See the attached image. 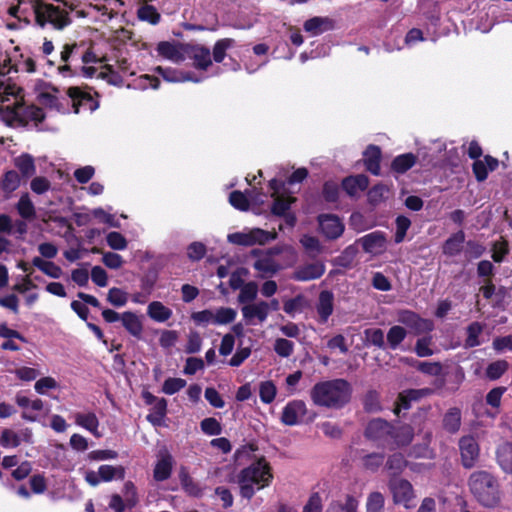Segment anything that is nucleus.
I'll return each mask as SVG.
<instances>
[{"instance_id": "c03bdc74", "label": "nucleus", "mask_w": 512, "mask_h": 512, "mask_svg": "<svg viewBox=\"0 0 512 512\" xmlns=\"http://www.w3.org/2000/svg\"><path fill=\"white\" fill-rule=\"evenodd\" d=\"M104 71H101L98 74V78L107 81V83L114 86H122L123 85V77L117 72L112 65L105 64L103 66Z\"/></svg>"}, {"instance_id": "aec40b11", "label": "nucleus", "mask_w": 512, "mask_h": 512, "mask_svg": "<svg viewBox=\"0 0 512 512\" xmlns=\"http://www.w3.org/2000/svg\"><path fill=\"white\" fill-rule=\"evenodd\" d=\"M123 327L134 337L140 339L143 332V325L140 318L133 312L127 311L121 315Z\"/></svg>"}, {"instance_id": "de8ad7c7", "label": "nucleus", "mask_w": 512, "mask_h": 512, "mask_svg": "<svg viewBox=\"0 0 512 512\" xmlns=\"http://www.w3.org/2000/svg\"><path fill=\"white\" fill-rule=\"evenodd\" d=\"M340 186L333 180L325 181L322 187V196L328 203H336L339 200Z\"/></svg>"}, {"instance_id": "f257e3e1", "label": "nucleus", "mask_w": 512, "mask_h": 512, "mask_svg": "<svg viewBox=\"0 0 512 512\" xmlns=\"http://www.w3.org/2000/svg\"><path fill=\"white\" fill-rule=\"evenodd\" d=\"M352 387L345 379H333L316 383L310 397L317 406L340 409L349 403Z\"/></svg>"}, {"instance_id": "4c0bfd02", "label": "nucleus", "mask_w": 512, "mask_h": 512, "mask_svg": "<svg viewBox=\"0 0 512 512\" xmlns=\"http://www.w3.org/2000/svg\"><path fill=\"white\" fill-rule=\"evenodd\" d=\"M308 306L306 297L302 294L296 295L294 298L284 301L283 310L290 316L295 313L302 312Z\"/></svg>"}, {"instance_id": "49530a36", "label": "nucleus", "mask_w": 512, "mask_h": 512, "mask_svg": "<svg viewBox=\"0 0 512 512\" xmlns=\"http://www.w3.org/2000/svg\"><path fill=\"white\" fill-rule=\"evenodd\" d=\"M389 192L384 184H376L368 190L367 200L372 206L380 204L386 198L385 194Z\"/></svg>"}, {"instance_id": "b1692460", "label": "nucleus", "mask_w": 512, "mask_h": 512, "mask_svg": "<svg viewBox=\"0 0 512 512\" xmlns=\"http://www.w3.org/2000/svg\"><path fill=\"white\" fill-rule=\"evenodd\" d=\"M154 72L168 82H182L193 80L190 72H182L170 67L156 66Z\"/></svg>"}, {"instance_id": "7ed1b4c3", "label": "nucleus", "mask_w": 512, "mask_h": 512, "mask_svg": "<svg viewBox=\"0 0 512 512\" xmlns=\"http://www.w3.org/2000/svg\"><path fill=\"white\" fill-rule=\"evenodd\" d=\"M469 488L476 500L484 507H496L501 500L499 483L487 471H476L469 478Z\"/></svg>"}, {"instance_id": "f8f14e48", "label": "nucleus", "mask_w": 512, "mask_h": 512, "mask_svg": "<svg viewBox=\"0 0 512 512\" xmlns=\"http://www.w3.org/2000/svg\"><path fill=\"white\" fill-rule=\"evenodd\" d=\"M369 186V178L364 174L350 175L341 181L342 190L351 198L357 197Z\"/></svg>"}, {"instance_id": "4be33fe9", "label": "nucleus", "mask_w": 512, "mask_h": 512, "mask_svg": "<svg viewBox=\"0 0 512 512\" xmlns=\"http://www.w3.org/2000/svg\"><path fill=\"white\" fill-rule=\"evenodd\" d=\"M414 438V429L408 425L404 424L398 427L393 426V432L391 433V438L395 445L398 447L409 445Z\"/></svg>"}, {"instance_id": "ddd939ff", "label": "nucleus", "mask_w": 512, "mask_h": 512, "mask_svg": "<svg viewBox=\"0 0 512 512\" xmlns=\"http://www.w3.org/2000/svg\"><path fill=\"white\" fill-rule=\"evenodd\" d=\"M363 250L372 255H379L386 250V237L381 232H373L360 238Z\"/></svg>"}, {"instance_id": "2eb2a0df", "label": "nucleus", "mask_w": 512, "mask_h": 512, "mask_svg": "<svg viewBox=\"0 0 512 512\" xmlns=\"http://www.w3.org/2000/svg\"><path fill=\"white\" fill-rule=\"evenodd\" d=\"M335 22L329 17L315 16L304 22L303 28L312 36H318L324 32L333 30Z\"/></svg>"}, {"instance_id": "79ce46f5", "label": "nucleus", "mask_w": 512, "mask_h": 512, "mask_svg": "<svg viewBox=\"0 0 512 512\" xmlns=\"http://www.w3.org/2000/svg\"><path fill=\"white\" fill-rule=\"evenodd\" d=\"M16 208H17L18 214L25 220H31L35 216L34 205L27 193L23 194L20 197V199L16 205Z\"/></svg>"}, {"instance_id": "0e129e2a", "label": "nucleus", "mask_w": 512, "mask_h": 512, "mask_svg": "<svg viewBox=\"0 0 512 512\" xmlns=\"http://www.w3.org/2000/svg\"><path fill=\"white\" fill-rule=\"evenodd\" d=\"M415 363L416 369L424 374L438 376L442 372V365L440 362L415 361Z\"/></svg>"}, {"instance_id": "a878e982", "label": "nucleus", "mask_w": 512, "mask_h": 512, "mask_svg": "<svg viewBox=\"0 0 512 512\" xmlns=\"http://www.w3.org/2000/svg\"><path fill=\"white\" fill-rule=\"evenodd\" d=\"M443 428L454 434L459 431L461 426V410L457 407L450 408L443 416Z\"/></svg>"}, {"instance_id": "37998d69", "label": "nucleus", "mask_w": 512, "mask_h": 512, "mask_svg": "<svg viewBox=\"0 0 512 512\" xmlns=\"http://www.w3.org/2000/svg\"><path fill=\"white\" fill-rule=\"evenodd\" d=\"M20 185V176L15 170H9L3 175L0 187L5 193L15 191Z\"/></svg>"}, {"instance_id": "c9c22d12", "label": "nucleus", "mask_w": 512, "mask_h": 512, "mask_svg": "<svg viewBox=\"0 0 512 512\" xmlns=\"http://www.w3.org/2000/svg\"><path fill=\"white\" fill-rule=\"evenodd\" d=\"M407 465L408 462L402 453H394L388 457L385 466L391 476H393V478H397Z\"/></svg>"}, {"instance_id": "603ef678", "label": "nucleus", "mask_w": 512, "mask_h": 512, "mask_svg": "<svg viewBox=\"0 0 512 512\" xmlns=\"http://www.w3.org/2000/svg\"><path fill=\"white\" fill-rule=\"evenodd\" d=\"M300 242L307 251V253L312 257H316L322 251V247L320 245L319 240L314 236L303 235L302 238L300 239Z\"/></svg>"}, {"instance_id": "412c9836", "label": "nucleus", "mask_w": 512, "mask_h": 512, "mask_svg": "<svg viewBox=\"0 0 512 512\" xmlns=\"http://www.w3.org/2000/svg\"><path fill=\"white\" fill-rule=\"evenodd\" d=\"M15 167L20 171L22 178L28 179L36 173L35 161L32 155L23 153L14 159Z\"/></svg>"}, {"instance_id": "1a4fd4ad", "label": "nucleus", "mask_w": 512, "mask_h": 512, "mask_svg": "<svg viewBox=\"0 0 512 512\" xmlns=\"http://www.w3.org/2000/svg\"><path fill=\"white\" fill-rule=\"evenodd\" d=\"M461 462L464 468L471 469L479 458V445L474 437L463 436L459 440Z\"/></svg>"}, {"instance_id": "052dcab7", "label": "nucleus", "mask_w": 512, "mask_h": 512, "mask_svg": "<svg viewBox=\"0 0 512 512\" xmlns=\"http://www.w3.org/2000/svg\"><path fill=\"white\" fill-rule=\"evenodd\" d=\"M384 497L380 492L369 494L366 504L367 512H383Z\"/></svg>"}, {"instance_id": "69168bd1", "label": "nucleus", "mask_w": 512, "mask_h": 512, "mask_svg": "<svg viewBox=\"0 0 512 512\" xmlns=\"http://www.w3.org/2000/svg\"><path fill=\"white\" fill-rule=\"evenodd\" d=\"M200 427L207 435H219L222 432L221 424L213 417L203 419L200 423Z\"/></svg>"}, {"instance_id": "f3484780", "label": "nucleus", "mask_w": 512, "mask_h": 512, "mask_svg": "<svg viewBox=\"0 0 512 512\" xmlns=\"http://www.w3.org/2000/svg\"><path fill=\"white\" fill-rule=\"evenodd\" d=\"M382 152L379 146L370 144L363 152V162L367 171L371 174L380 175V162Z\"/></svg>"}, {"instance_id": "c756f323", "label": "nucleus", "mask_w": 512, "mask_h": 512, "mask_svg": "<svg viewBox=\"0 0 512 512\" xmlns=\"http://www.w3.org/2000/svg\"><path fill=\"white\" fill-rule=\"evenodd\" d=\"M167 413V400L158 398L153 404L152 411L147 415V420L154 426H160Z\"/></svg>"}, {"instance_id": "39448f33", "label": "nucleus", "mask_w": 512, "mask_h": 512, "mask_svg": "<svg viewBox=\"0 0 512 512\" xmlns=\"http://www.w3.org/2000/svg\"><path fill=\"white\" fill-rule=\"evenodd\" d=\"M30 3L35 15V23L41 28L49 23L54 29L63 30L72 23L69 13L59 6L44 0H31Z\"/></svg>"}, {"instance_id": "dca6fc26", "label": "nucleus", "mask_w": 512, "mask_h": 512, "mask_svg": "<svg viewBox=\"0 0 512 512\" xmlns=\"http://www.w3.org/2000/svg\"><path fill=\"white\" fill-rule=\"evenodd\" d=\"M189 56L197 70L206 71L212 65L210 49L203 45L191 46Z\"/></svg>"}, {"instance_id": "f704fd0d", "label": "nucleus", "mask_w": 512, "mask_h": 512, "mask_svg": "<svg viewBox=\"0 0 512 512\" xmlns=\"http://www.w3.org/2000/svg\"><path fill=\"white\" fill-rule=\"evenodd\" d=\"M250 194V190H246V192H242L239 190H234L229 194V203L232 207L239 211L246 212L250 208V198L247 194Z\"/></svg>"}, {"instance_id": "6e6d98bb", "label": "nucleus", "mask_w": 512, "mask_h": 512, "mask_svg": "<svg viewBox=\"0 0 512 512\" xmlns=\"http://www.w3.org/2000/svg\"><path fill=\"white\" fill-rule=\"evenodd\" d=\"M276 392V386L272 381H265L261 383L259 395L262 402L266 404L273 402L276 396Z\"/></svg>"}, {"instance_id": "6e6552de", "label": "nucleus", "mask_w": 512, "mask_h": 512, "mask_svg": "<svg viewBox=\"0 0 512 512\" xmlns=\"http://www.w3.org/2000/svg\"><path fill=\"white\" fill-rule=\"evenodd\" d=\"M389 488L393 494V500L396 504H402L410 508V502L414 497L411 483L405 479L391 478Z\"/></svg>"}, {"instance_id": "13d9d810", "label": "nucleus", "mask_w": 512, "mask_h": 512, "mask_svg": "<svg viewBox=\"0 0 512 512\" xmlns=\"http://www.w3.org/2000/svg\"><path fill=\"white\" fill-rule=\"evenodd\" d=\"M254 268L265 274L274 275L279 270V265L271 258L266 257L255 261Z\"/></svg>"}, {"instance_id": "6ab92c4d", "label": "nucleus", "mask_w": 512, "mask_h": 512, "mask_svg": "<svg viewBox=\"0 0 512 512\" xmlns=\"http://www.w3.org/2000/svg\"><path fill=\"white\" fill-rule=\"evenodd\" d=\"M316 310L321 323H326L334 310V295L329 290H323L319 293Z\"/></svg>"}, {"instance_id": "5fc2aeb1", "label": "nucleus", "mask_w": 512, "mask_h": 512, "mask_svg": "<svg viewBox=\"0 0 512 512\" xmlns=\"http://www.w3.org/2000/svg\"><path fill=\"white\" fill-rule=\"evenodd\" d=\"M383 453H370L362 458V463L365 469L370 471H376L384 462Z\"/></svg>"}, {"instance_id": "20e7f679", "label": "nucleus", "mask_w": 512, "mask_h": 512, "mask_svg": "<svg viewBox=\"0 0 512 512\" xmlns=\"http://www.w3.org/2000/svg\"><path fill=\"white\" fill-rule=\"evenodd\" d=\"M268 186L271 190V198L273 199L271 214L284 218L285 224H295L296 215L291 211V205L295 203L297 199L288 191L286 182L273 178L269 181Z\"/></svg>"}, {"instance_id": "0eeeda50", "label": "nucleus", "mask_w": 512, "mask_h": 512, "mask_svg": "<svg viewBox=\"0 0 512 512\" xmlns=\"http://www.w3.org/2000/svg\"><path fill=\"white\" fill-rule=\"evenodd\" d=\"M393 425L382 418H375L367 424L364 436L372 441L386 443L391 438Z\"/></svg>"}, {"instance_id": "72a5a7b5", "label": "nucleus", "mask_w": 512, "mask_h": 512, "mask_svg": "<svg viewBox=\"0 0 512 512\" xmlns=\"http://www.w3.org/2000/svg\"><path fill=\"white\" fill-rule=\"evenodd\" d=\"M235 40L232 38H222L215 42L212 51L213 60L216 63H221L226 57L228 49L235 46Z\"/></svg>"}, {"instance_id": "a18cd8bd", "label": "nucleus", "mask_w": 512, "mask_h": 512, "mask_svg": "<svg viewBox=\"0 0 512 512\" xmlns=\"http://www.w3.org/2000/svg\"><path fill=\"white\" fill-rule=\"evenodd\" d=\"M407 332L402 326H392L387 333V343L389 347L395 350L399 344L406 338Z\"/></svg>"}, {"instance_id": "393cba45", "label": "nucleus", "mask_w": 512, "mask_h": 512, "mask_svg": "<svg viewBox=\"0 0 512 512\" xmlns=\"http://www.w3.org/2000/svg\"><path fill=\"white\" fill-rule=\"evenodd\" d=\"M497 462L505 473L512 474V443L500 445L496 452Z\"/></svg>"}, {"instance_id": "680f3d73", "label": "nucleus", "mask_w": 512, "mask_h": 512, "mask_svg": "<svg viewBox=\"0 0 512 512\" xmlns=\"http://www.w3.org/2000/svg\"><path fill=\"white\" fill-rule=\"evenodd\" d=\"M127 300V293L116 287L111 288L107 294V301L115 307L124 306Z\"/></svg>"}, {"instance_id": "864d4df0", "label": "nucleus", "mask_w": 512, "mask_h": 512, "mask_svg": "<svg viewBox=\"0 0 512 512\" xmlns=\"http://www.w3.org/2000/svg\"><path fill=\"white\" fill-rule=\"evenodd\" d=\"M236 311L233 308L221 307L214 314L215 324H229L236 318Z\"/></svg>"}, {"instance_id": "09e8293b", "label": "nucleus", "mask_w": 512, "mask_h": 512, "mask_svg": "<svg viewBox=\"0 0 512 512\" xmlns=\"http://www.w3.org/2000/svg\"><path fill=\"white\" fill-rule=\"evenodd\" d=\"M258 293V286L255 282H248L242 288L238 295L239 303H249L256 299Z\"/></svg>"}, {"instance_id": "e2e57ef3", "label": "nucleus", "mask_w": 512, "mask_h": 512, "mask_svg": "<svg viewBox=\"0 0 512 512\" xmlns=\"http://www.w3.org/2000/svg\"><path fill=\"white\" fill-rule=\"evenodd\" d=\"M432 343V337L426 336L419 338L415 344V353L418 357H428L434 354V351L430 348Z\"/></svg>"}, {"instance_id": "5701e85b", "label": "nucleus", "mask_w": 512, "mask_h": 512, "mask_svg": "<svg viewBox=\"0 0 512 512\" xmlns=\"http://www.w3.org/2000/svg\"><path fill=\"white\" fill-rule=\"evenodd\" d=\"M417 162V156L413 153H404L396 156L391 162V170L398 174H404Z\"/></svg>"}, {"instance_id": "58836bf2", "label": "nucleus", "mask_w": 512, "mask_h": 512, "mask_svg": "<svg viewBox=\"0 0 512 512\" xmlns=\"http://www.w3.org/2000/svg\"><path fill=\"white\" fill-rule=\"evenodd\" d=\"M98 472L102 481H111L115 478L122 480L125 477V469L122 466L101 465Z\"/></svg>"}, {"instance_id": "a211bd4d", "label": "nucleus", "mask_w": 512, "mask_h": 512, "mask_svg": "<svg viewBox=\"0 0 512 512\" xmlns=\"http://www.w3.org/2000/svg\"><path fill=\"white\" fill-rule=\"evenodd\" d=\"M499 161L497 158L486 155L484 161L475 160L472 164L473 174L478 182H483L488 177L489 171H494L498 168Z\"/></svg>"}, {"instance_id": "2f4dec72", "label": "nucleus", "mask_w": 512, "mask_h": 512, "mask_svg": "<svg viewBox=\"0 0 512 512\" xmlns=\"http://www.w3.org/2000/svg\"><path fill=\"white\" fill-rule=\"evenodd\" d=\"M32 264L51 278L58 279L62 276L63 272L61 267L56 265L54 262L45 261L41 257H34Z\"/></svg>"}, {"instance_id": "7c9ffc66", "label": "nucleus", "mask_w": 512, "mask_h": 512, "mask_svg": "<svg viewBox=\"0 0 512 512\" xmlns=\"http://www.w3.org/2000/svg\"><path fill=\"white\" fill-rule=\"evenodd\" d=\"M147 315L154 321L165 322L172 316V310L159 301H153L147 307Z\"/></svg>"}, {"instance_id": "4d7b16f0", "label": "nucleus", "mask_w": 512, "mask_h": 512, "mask_svg": "<svg viewBox=\"0 0 512 512\" xmlns=\"http://www.w3.org/2000/svg\"><path fill=\"white\" fill-rule=\"evenodd\" d=\"M274 351L280 357H284V358L290 357L294 351V343L285 338H278L275 340V343H274Z\"/></svg>"}, {"instance_id": "e433bc0d", "label": "nucleus", "mask_w": 512, "mask_h": 512, "mask_svg": "<svg viewBox=\"0 0 512 512\" xmlns=\"http://www.w3.org/2000/svg\"><path fill=\"white\" fill-rule=\"evenodd\" d=\"M172 472V457L166 455L162 457L154 468V478L156 481L167 480L171 476Z\"/></svg>"}, {"instance_id": "4468645a", "label": "nucleus", "mask_w": 512, "mask_h": 512, "mask_svg": "<svg viewBox=\"0 0 512 512\" xmlns=\"http://www.w3.org/2000/svg\"><path fill=\"white\" fill-rule=\"evenodd\" d=\"M325 272V265L322 262L308 263L298 267L292 278L297 281H310L320 278Z\"/></svg>"}, {"instance_id": "338daca9", "label": "nucleus", "mask_w": 512, "mask_h": 512, "mask_svg": "<svg viewBox=\"0 0 512 512\" xmlns=\"http://www.w3.org/2000/svg\"><path fill=\"white\" fill-rule=\"evenodd\" d=\"M364 409L370 413L379 412L381 410L379 395L376 391L370 390L367 392L364 398Z\"/></svg>"}, {"instance_id": "774afa93", "label": "nucleus", "mask_w": 512, "mask_h": 512, "mask_svg": "<svg viewBox=\"0 0 512 512\" xmlns=\"http://www.w3.org/2000/svg\"><path fill=\"white\" fill-rule=\"evenodd\" d=\"M206 253V246L202 242H192L187 248V256L192 261L201 260Z\"/></svg>"}, {"instance_id": "8fccbe9b", "label": "nucleus", "mask_w": 512, "mask_h": 512, "mask_svg": "<svg viewBox=\"0 0 512 512\" xmlns=\"http://www.w3.org/2000/svg\"><path fill=\"white\" fill-rule=\"evenodd\" d=\"M509 365L505 360H498L488 365L486 376L490 380L499 379L508 369Z\"/></svg>"}, {"instance_id": "f03ea898", "label": "nucleus", "mask_w": 512, "mask_h": 512, "mask_svg": "<svg viewBox=\"0 0 512 512\" xmlns=\"http://www.w3.org/2000/svg\"><path fill=\"white\" fill-rule=\"evenodd\" d=\"M272 479L273 474L270 464L264 457L259 458L242 469L238 475L241 496L250 500L255 494L254 485L260 490L269 486Z\"/></svg>"}, {"instance_id": "473e14b6", "label": "nucleus", "mask_w": 512, "mask_h": 512, "mask_svg": "<svg viewBox=\"0 0 512 512\" xmlns=\"http://www.w3.org/2000/svg\"><path fill=\"white\" fill-rule=\"evenodd\" d=\"M156 50L160 56L168 60H172L174 62H180L183 60L182 54L172 42L161 41L158 43Z\"/></svg>"}, {"instance_id": "bf43d9fd", "label": "nucleus", "mask_w": 512, "mask_h": 512, "mask_svg": "<svg viewBox=\"0 0 512 512\" xmlns=\"http://www.w3.org/2000/svg\"><path fill=\"white\" fill-rule=\"evenodd\" d=\"M186 386V380L182 378H168L164 381L162 392L167 395H173Z\"/></svg>"}, {"instance_id": "9d476101", "label": "nucleus", "mask_w": 512, "mask_h": 512, "mask_svg": "<svg viewBox=\"0 0 512 512\" xmlns=\"http://www.w3.org/2000/svg\"><path fill=\"white\" fill-rule=\"evenodd\" d=\"M67 95L72 100V106L76 114L79 113L81 107H87L89 110L94 111L99 106L98 102L93 99L89 92H85L77 86L69 87Z\"/></svg>"}, {"instance_id": "3c124183", "label": "nucleus", "mask_w": 512, "mask_h": 512, "mask_svg": "<svg viewBox=\"0 0 512 512\" xmlns=\"http://www.w3.org/2000/svg\"><path fill=\"white\" fill-rule=\"evenodd\" d=\"M482 325L479 322H473L467 327V338L465 346L472 348L480 344L478 337L482 332Z\"/></svg>"}, {"instance_id": "bb28decb", "label": "nucleus", "mask_w": 512, "mask_h": 512, "mask_svg": "<svg viewBox=\"0 0 512 512\" xmlns=\"http://www.w3.org/2000/svg\"><path fill=\"white\" fill-rule=\"evenodd\" d=\"M77 425L90 431L95 437L100 438L102 435L98 431L99 421L94 413H77L75 415Z\"/></svg>"}, {"instance_id": "423d86ee", "label": "nucleus", "mask_w": 512, "mask_h": 512, "mask_svg": "<svg viewBox=\"0 0 512 512\" xmlns=\"http://www.w3.org/2000/svg\"><path fill=\"white\" fill-rule=\"evenodd\" d=\"M276 237V233H270L256 228L249 233H233L228 235V241L236 245L252 246L256 243L265 244Z\"/></svg>"}, {"instance_id": "ea45409f", "label": "nucleus", "mask_w": 512, "mask_h": 512, "mask_svg": "<svg viewBox=\"0 0 512 512\" xmlns=\"http://www.w3.org/2000/svg\"><path fill=\"white\" fill-rule=\"evenodd\" d=\"M137 16L141 21H146L152 25H157L161 20V15L153 5L145 4L138 8Z\"/></svg>"}, {"instance_id": "9b49d317", "label": "nucleus", "mask_w": 512, "mask_h": 512, "mask_svg": "<svg viewBox=\"0 0 512 512\" xmlns=\"http://www.w3.org/2000/svg\"><path fill=\"white\" fill-rule=\"evenodd\" d=\"M306 412L307 407L304 401H290L283 409L281 422L287 426H294L300 422Z\"/></svg>"}, {"instance_id": "cd10ccee", "label": "nucleus", "mask_w": 512, "mask_h": 512, "mask_svg": "<svg viewBox=\"0 0 512 512\" xmlns=\"http://www.w3.org/2000/svg\"><path fill=\"white\" fill-rule=\"evenodd\" d=\"M465 235L462 231L450 236L443 244V253L448 256H455L459 254L463 248Z\"/></svg>"}, {"instance_id": "c85d7f7f", "label": "nucleus", "mask_w": 512, "mask_h": 512, "mask_svg": "<svg viewBox=\"0 0 512 512\" xmlns=\"http://www.w3.org/2000/svg\"><path fill=\"white\" fill-rule=\"evenodd\" d=\"M179 479L182 488L188 495L193 497H200L202 495V489L200 488L198 483L195 482L193 478L189 475L185 467H181L179 471Z\"/></svg>"}, {"instance_id": "a19ab883", "label": "nucleus", "mask_w": 512, "mask_h": 512, "mask_svg": "<svg viewBox=\"0 0 512 512\" xmlns=\"http://www.w3.org/2000/svg\"><path fill=\"white\" fill-rule=\"evenodd\" d=\"M364 341L379 349H385L384 332L380 328H367L364 330Z\"/></svg>"}]
</instances>
